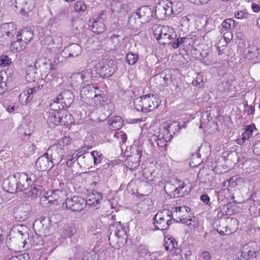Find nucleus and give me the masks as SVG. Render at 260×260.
Here are the masks:
<instances>
[{
  "instance_id": "27",
  "label": "nucleus",
  "mask_w": 260,
  "mask_h": 260,
  "mask_svg": "<svg viewBox=\"0 0 260 260\" xmlns=\"http://www.w3.org/2000/svg\"><path fill=\"white\" fill-rule=\"evenodd\" d=\"M61 110L53 111L50 113L47 119V122L50 127H54L61 123Z\"/></svg>"
},
{
  "instance_id": "56",
  "label": "nucleus",
  "mask_w": 260,
  "mask_h": 260,
  "mask_svg": "<svg viewBox=\"0 0 260 260\" xmlns=\"http://www.w3.org/2000/svg\"><path fill=\"white\" fill-rule=\"evenodd\" d=\"M40 201L42 202H44V204L47 205L56 202L55 199H54L53 194H51V196L48 194V191L45 193L44 196L41 198Z\"/></svg>"
},
{
  "instance_id": "31",
  "label": "nucleus",
  "mask_w": 260,
  "mask_h": 260,
  "mask_svg": "<svg viewBox=\"0 0 260 260\" xmlns=\"http://www.w3.org/2000/svg\"><path fill=\"white\" fill-rule=\"evenodd\" d=\"M78 96L80 98H96L98 94L95 93V90L90 85L84 86L81 89H79Z\"/></svg>"
},
{
  "instance_id": "10",
  "label": "nucleus",
  "mask_w": 260,
  "mask_h": 260,
  "mask_svg": "<svg viewBox=\"0 0 260 260\" xmlns=\"http://www.w3.org/2000/svg\"><path fill=\"white\" fill-rule=\"evenodd\" d=\"M116 68L114 61H103L99 63L96 72L103 78H109L115 72Z\"/></svg>"
},
{
  "instance_id": "52",
  "label": "nucleus",
  "mask_w": 260,
  "mask_h": 260,
  "mask_svg": "<svg viewBox=\"0 0 260 260\" xmlns=\"http://www.w3.org/2000/svg\"><path fill=\"white\" fill-rule=\"evenodd\" d=\"M60 99H54L53 102L50 103L51 109L53 111L63 110V106L60 104Z\"/></svg>"
},
{
  "instance_id": "46",
  "label": "nucleus",
  "mask_w": 260,
  "mask_h": 260,
  "mask_svg": "<svg viewBox=\"0 0 260 260\" xmlns=\"http://www.w3.org/2000/svg\"><path fill=\"white\" fill-rule=\"evenodd\" d=\"M61 123L63 125H69L73 122L72 115L67 111L61 110V115L60 116Z\"/></svg>"
},
{
  "instance_id": "53",
  "label": "nucleus",
  "mask_w": 260,
  "mask_h": 260,
  "mask_svg": "<svg viewBox=\"0 0 260 260\" xmlns=\"http://www.w3.org/2000/svg\"><path fill=\"white\" fill-rule=\"evenodd\" d=\"M244 104V112L248 115H253L255 112V107L253 105H248L247 101L243 103Z\"/></svg>"
},
{
  "instance_id": "55",
  "label": "nucleus",
  "mask_w": 260,
  "mask_h": 260,
  "mask_svg": "<svg viewBox=\"0 0 260 260\" xmlns=\"http://www.w3.org/2000/svg\"><path fill=\"white\" fill-rule=\"evenodd\" d=\"M165 26H161L160 25H154L152 27V29L153 31L154 36L155 39L158 40L159 36L161 34V31L164 28Z\"/></svg>"
},
{
  "instance_id": "11",
  "label": "nucleus",
  "mask_w": 260,
  "mask_h": 260,
  "mask_svg": "<svg viewBox=\"0 0 260 260\" xmlns=\"http://www.w3.org/2000/svg\"><path fill=\"white\" fill-rule=\"evenodd\" d=\"M19 179L17 180L16 175L9 176L4 180L2 187L3 189L10 193H13L17 191H23L25 190H21L19 185Z\"/></svg>"
},
{
  "instance_id": "19",
  "label": "nucleus",
  "mask_w": 260,
  "mask_h": 260,
  "mask_svg": "<svg viewBox=\"0 0 260 260\" xmlns=\"http://www.w3.org/2000/svg\"><path fill=\"white\" fill-rule=\"evenodd\" d=\"M254 133H256V134L258 133L255 124L253 123L246 125L244 128V132L241 135V138L237 139V144L239 145L243 144L246 140L252 138Z\"/></svg>"
},
{
  "instance_id": "39",
  "label": "nucleus",
  "mask_w": 260,
  "mask_h": 260,
  "mask_svg": "<svg viewBox=\"0 0 260 260\" xmlns=\"http://www.w3.org/2000/svg\"><path fill=\"white\" fill-rule=\"evenodd\" d=\"M15 4L16 8L21 7L20 13L23 16H26L28 12L31 10V9L26 6L27 4L26 0H15Z\"/></svg>"
},
{
  "instance_id": "23",
  "label": "nucleus",
  "mask_w": 260,
  "mask_h": 260,
  "mask_svg": "<svg viewBox=\"0 0 260 260\" xmlns=\"http://www.w3.org/2000/svg\"><path fill=\"white\" fill-rule=\"evenodd\" d=\"M97 108H100L107 112L106 115H110L114 110V105L111 101L110 99H102L100 100L99 104L96 105Z\"/></svg>"
},
{
  "instance_id": "45",
  "label": "nucleus",
  "mask_w": 260,
  "mask_h": 260,
  "mask_svg": "<svg viewBox=\"0 0 260 260\" xmlns=\"http://www.w3.org/2000/svg\"><path fill=\"white\" fill-rule=\"evenodd\" d=\"M41 88L40 86L34 87L32 88H27L26 90H24L19 95V98L23 97L24 96H27V98H29L30 95L33 96L38 95L37 94V92H41Z\"/></svg>"
},
{
  "instance_id": "51",
  "label": "nucleus",
  "mask_w": 260,
  "mask_h": 260,
  "mask_svg": "<svg viewBox=\"0 0 260 260\" xmlns=\"http://www.w3.org/2000/svg\"><path fill=\"white\" fill-rule=\"evenodd\" d=\"M237 24V23L235 22L234 20L231 18L226 19L222 23V27L226 30L235 27Z\"/></svg>"
},
{
  "instance_id": "64",
  "label": "nucleus",
  "mask_w": 260,
  "mask_h": 260,
  "mask_svg": "<svg viewBox=\"0 0 260 260\" xmlns=\"http://www.w3.org/2000/svg\"><path fill=\"white\" fill-rule=\"evenodd\" d=\"M9 260H30V257L28 253L25 252L18 256H13Z\"/></svg>"
},
{
  "instance_id": "9",
  "label": "nucleus",
  "mask_w": 260,
  "mask_h": 260,
  "mask_svg": "<svg viewBox=\"0 0 260 260\" xmlns=\"http://www.w3.org/2000/svg\"><path fill=\"white\" fill-rule=\"evenodd\" d=\"M190 209L187 206H180L175 208V210L172 213L174 220L181 222L187 225H191V219L189 215Z\"/></svg>"
},
{
  "instance_id": "20",
  "label": "nucleus",
  "mask_w": 260,
  "mask_h": 260,
  "mask_svg": "<svg viewBox=\"0 0 260 260\" xmlns=\"http://www.w3.org/2000/svg\"><path fill=\"white\" fill-rule=\"evenodd\" d=\"M31 211V207L29 204L20 205L15 212V217L19 221L25 220Z\"/></svg>"
},
{
  "instance_id": "33",
  "label": "nucleus",
  "mask_w": 260,
  "mask_h": 260,
  "mask_svg": "<svg viewBox=\"0 0 260 260\" xmlns=\"http://www.w3.org/2000/svg\"><path fill=\"white\" fill-rule=\"evenodd\" d=\"M247 251L248 258H256L257 255L259 248L257 244L255 242H250L248 244L246 248Z\"/></svg>"
},
{
  "instance_id": "13",
  "label": "nucleus",
  "mask_w": 260,
  "mask_h": 260,
  "mask_svg": "<svg viewBox=\"0 0 260 260\" xmlns=\"http://www.w3.org/2000/svg\"><path fill=\"white\" fill-rule=\"evenodd\" d=\"M19 179V185L21 190H27L33 182L36 181L37 178L36 175L32 173L26 174L24 173L18 174Z\"/></svg>"
},
{
  "instance_id": "48",
  "label": "nucleus",
  "mask_w": 260,
  "mask_h": 260,
  "mask_svg": "<svg viewBox=\"0 0 260 260\" xmlns=\"http://www.w3.org/2000/svg\"><path fill=\"white\" fill-rule=\"evenodd\" d=\"M172 8L173 9V13L178 14L181 13L183 10V3L180 1L171 2Z\"/></svg>"
},
{
  "instance_id": "16",
  "label": "nucleus",
  "mask_w": 260,
  "mask_h": 260,
  "mask_svg": "<svg viewBox=\"0 0 260 260\" xmlns=\"http://www.w3.org/2000/svg\"><path fill=\"white\" fill-rule=\"evenodd\" d=\"M136 12L143 23L149 22L153 16V8L148 6L141 7Z\"/></svg>"
},
{
  "instance_id": "18",
  "label": "nucleus",
  "mask_w": 260,
  "mask_h": 260,
  "mask_svg": "<svg viewBox=\"0 0 260 260\" xmlns=\"http://www.w3.org/2000/svg\"><path fill=\"white\" fill-rule=\"evenodd\" d=\"M81 52V47L77 44L73 43L64 47L61 55L65 58L74 57L79 55Z\"/></svg>"
},
{
  "instance_id": "38",
  "label": "nucleus",
  "mask_w": 260,
  "mask_h": 260,
  "mask_svg": "<svg viewBox=\"0 0 260 260\" xmlns=\"http://www.w3.org/2000/svg\"><path fill=\"white\" fill-rule=\"evenodd\" d=\"M20 38H22V41L27 45L33 38L34 33L32 30L28 28H25L22 30L20 35Z\"/></svg>"
},
{
  "instance_id": "41",
  "label": "nucleus",
  "mask_w": 260,
  "mask_h": 260,
  "mask_svg": "<svg viewBox=\"0 0 260 260\" xmlns=\"http://www.w3.org/2000/svg\"><path fill=\"white\" fill-rule=\"evenodd\" d=\"M87 157L92 159V163L94 165L101 164L104 159V156L102 153L98 151H92Z\"/></svg>"
},
{
  "instance_id": "15",
  "label": "nucleus",
  "mask_w": 260,
  "mask_h": 260,
  "mask_svg": "<svg viewBox=\"0 0 260 260\" xmlns=\"http://www.w3.org/2000/svg\"><path fill=\"white\" fill-rule=\"evenodd\" d=\"M177 35L174 29L168 26H165L157 41L160 44L164 45L170 44L172 43V40L175 39Z\"/></svg>"
},
{
  "instance_id": "42",
  "label": "nucleus",
  "mask_w": 260,
  "mask_h": 260,
  "mask_svg": "<svg viewBox=\"0 0 260 260\" xmlns=\"http://www.w3.org/2000/svg\"><path fill=\"white\" fill-rule=\"evenodd\" d=\"M1 77L3 78L6 84L7 82L11 83L14 78V74L13 70L8 68L5 71L0 72Z\"/></svg>"
},
{
  "instance_id": "29",
  "label": "nucleus",
  "mask_w": 260,
  "mask_h": 260,
  "mask_svg": "<svg viewBox=\"0 0 260 260\" xmlns=\"http://www.w3.org/2000/svg\"><path fill=\"white\" fill-rule=\"evenodd\" d=\"M102 199L103 196L101 193H90L88 194L86 200H85L86 205L88 204L90 206H96L100 203Z\"/></svg>"
},
{
  "instance_id": "8",
  "label": "nucleus",
  "mask_w": 260,
  "mask_h": 260,
  "mask_svg": "<svg viewBox=\"0 0 260 260\" xmlns=\"http://www.w3.org/2000/svg\"><path fill=\"white\" fill-rule=\"evenodd\" d=\"M73 211L79 212L86 206V201L84 198L74 196L72 198H68L62 204V207Z\"/></svg>"
},
{
  "instance_id": "24",
  "label": "nucleus",
  "mask_w": 260,
  "mask_h": 260,
  "mask_svg": "<svg viewBox=\"0 0 260 260\" xmlns=\"http://www.w3.org/2000/svg\"><path fill=\"white\" fill-rule=\"evenodd\" d=\"M16 32V28L13 22L5 23L0 26V35L2 34L6 35L10 39L14 36Z\"/></svg>"
},
{
  "instance_id": "34",
  "label": "nucleus",
  "mask_w": 260,
  "mask_h": 260,
  "mask_svg": "<svg viewBox=\"0 0 260 260\" xmlns=\"http://www.w3.org/2000/svg\"><path fill=\"white\" fill-rule=\"evenodd\" d=\"M249 204V211L250 214L254 217L260 215V201L250 200Z\"/></svg>"
},
{
  "instance_id": "6",
  "label": "nucleus",
  "mask_w": 260,
  "mask_h": 260,
  "mask_svg": "<svg viewBox=\"0 0 260 260\" xmlns=\"http://www.w3.org/2000/svg\"><path fill=\"white\" fill-rule=\"evenodd\" d=\"M28 236L29 234L27 232L23 233L19 231L16 236L10 238V249L15 252L21 251L26 244L30 243Z\"/></svg>"
},
{
  "instance_id": "37",
  "label": "nucleus",
  "mask_w": 260,
  "mask_h": 260,
  "mask_svg": "<svg viewBox=\"0 0 260 260\" xmlns=\"http://www.w3.org/2000/svg\"><path fill=\"white\" fill-rule=\"evenodd\" d=\"M48 194L51 196L53 194L54 199H55L56 202H60L64 200L67 196V192L63 190H48Z\"/></svg>"
},
{
  "instance_id": "26",
  "label": "nucleus",
  "mask_w": 260,
  "mask_h": 260,
  "mask_svg": "<svg viewBox=\"0 0 260 260\" xmlns=\"http://www.w3.org/2000/svg\"><path fill=\"white\" fill-rule=\"evenodd\" d=\"M25 78L28 82H34L40 78V74L38 71L36 70L34 66L30 64L27 66L26 69Z\"/></svg>"
},
{
  "instance_id": "54",
  "label": "nucleus",
  "mask_w": 260,
  "mask_h": 260,
  "mask_svg": "<svg viewBox=\"0 0 260 260\" xmlns=\"http://www.w3.org/2000/svg\"><path fill=\"white\" fill-rule=\"evenodd\" d=\"M89 148L88 147L85 146L82 147L80 149H78L75 153L73 154V158H78L79 157L81 156L82 155L86 153H88Z\"/></svg>"
},
{
  "instance_id": "2",
  "label": "nucleus",
  "mask_w": 260,
  "mask_h": 260,
  "mask_svg": "<svg viewBox=\"0 0 260 260\" xmlns=\"http://www.w3.org/2000/svg\"><path fill=\"white\" fill-rule=\"evenodd\" d=\"M71 85H59L54 91L56 98H75L78 97L79 92L73 87L80 89L84 84L80 73L73 74L71 77Z\"/></svg>"
},
{
  "instance_id": "60",
  "label": "nucleus",
  "mask_w": 260,
  "mask_h": 260,
  "mask_svg": "<svg viewBox=\"0 0 260 260\" xmlns=\"http://www.w3.org/2000/svg\"><path fill=\"white\" fill-rule=\"evenodd\" d=\"M192 84L199 87H202L204 85V78L202 75L198 74L197 77L192 82Z\"/></svg>"
},
{
  "instance_id": "63",
  "label": "nucleus",
  "mask_w": 260,
  "mask_h": 260,
  "mask_svg": "<svg viewBox=\"0 0 260 260\" xmlns=\"http://www.w3.org/2000/svg\"><path fill=\"white\" fill-rule=\"evenodd\" d=\"M1 65L3 66H8L12 63L11 59L7 55L3 54L0 57Z\"/></svg>"
},
{
  "instance_id": "47",
  "label": "nucleus",
  "mask_w": 260,
  "mask_h": 260,
  "mask_svg": "<svg viewBox=\"0 0 260 260\" xmlns=\"http://www.w3.org/2000/svg\"><path fill=\"white\" fill-rule=\"evenodd\" d=\"M252 151L254 154L260 156V132L254 136Z\"/></svg>"
},
{
  "instance_id": "12",
  "label": "nucleus",
  "mask_w": 260,
  "mask_h": 260,
  "mask_svg": "<svg viewBox=\"0 0 260 260\" xmlns=\"http://www.w3.org/2000/svg\"><path fill=\"white\" fill-rule=\"evenodd\" d=\"M55 165L54 160L49 158L48 152L40 156L36 162V167L40 171L49 170Z\"/></svg>"
},
{
  "instance_id": "49",
  "label": "nucleus",
  "mask_w": 260,
  "mask_h": 260,
  "mask_svg": "<svg viewBox=\"0 0 260 260\" xmlns=\"http://www.w3.org/2000/svg\"><path fill=\"white\" fill-rule=\"evenodd\" d=\"M138 60V56L136 54L132 52H128L125 56V60L129 65H133L137 62Z\"/></svg>"
},
{
  "instance_id": "30",
  "label": "nucleus",
  "mask_w": 260,
  "mask_h": 260,
  "mask_svg": "<svg viewBox=\"0 0 260 260\" xmlns=\"http://www.w3.org/2000/svg\"><path fill=\"white\" fill-rule=\"evenodd\" d=\"M123 120L119 116L112 117L108 120L109 128L112 131L120 129L123 126Z\"/></svg>"
},
{
  "instance_id": "17",
  "label": "nucleus",
  "mask_w": 260,
  "mask_h": 260,
  "mask_svg": "<svg viewBox=\"0 0 260 260\" xmlns=\"http://www.w3.org/2000/svg\"><path fill=\"white\" fill-rule=\"evenodd\" d=\"M80 73L84 84L86 83V86L95 84L98 81L99 76L96 71L89 69L83 70Z\"/></svg>"
},
{
  "instance_id": "1",
  "label": "nucleus",
  "mask_w": 260,
  "mask_h": 260,
  "mask_svg": "<svg viewBox=\"0 0 260 260\" xmlns=\"http://www.w3.org/2000/svg\"><path fill=\"white\" fill-rule=\"evenodd\" d=\"M178 125L170 120L164 122L159 126V131L149 137V143L155 146L165 147L173 136L178 131Z\"/></svg>"
},
{
  "instance_id": "62",
  "label": "nucleus",
  "mask_w": 260,
  "mask_h": 260,
  "mask_svg": "<svg viewBox=\"0 0 260 260\" xmlns=\"http://www.w3.org/2000/svg\"><path fill=\"white\" fill-rule=\"evenodd\" d=\"M249 16L250 14L247 12L246 10H243L235 13V17L237 19H247Z\"/></svg>"
},
{
  "instance_id": "7",
  "label": "nucleus",
  "mask_w": 260,
  "mask_h": 260,
  "mask_svg": "<svg viewBox=\"0 0 260 260\" xmlns=\"http://www.w3.org/2000/svg\"><path fill=\"white\" fill-rule=\"evenodd\" d=\"M166 187L167 188L170 193H172L174 197L178 198L187 194L190 190V186H187L184 182L177 179L174 184H169Z\"/></svg>"
},
{
  "instance_id": "35",
  "label": "nucleus",
  "mask_w": 260,
  "mask_h": 260,
  "mask_svg": "<svg viewBox=\"0 0 260 260\" xmlns=\"http://www.w3.org/2000/svg\"><path fill=\"white\" fill-rule=\"evenodd\" d=\"M105 11H103L101 12L100 15L99 16V18H96V20L94 21L93 23V28L95 27L97 29L96 31L102 32L105 29V26L103 21L105 18V15L104 14Z\"/></svg>"
},
{
  "instance_id": "3",
  "label": "nucleus",
  "mask_w": 260,
  "mask_h": 260,
  "mask_svg": "<svg viewBox=\"0 0 260 260\" xmlns=\"http://www.w3.org/2000/svg\"><path fill=\"white\" fill-rule=\"evenodd\" d=\"M214 229L220 235H230L236 232L239 227L238 220L233 217H225L214 222Z\"/></svg>"
},
{
  "instance_id": "57",
  "label": "nucleus",
  "mask_w": 260,
  "mask_h": 260,
  "mask_svg": "<svg viewBox=\"0 0 260 260\" xmlns=\"http://www.w3.org/2000/svg\"><path fill=\"white\" fill-rule=\"evenodd\" d=\"M226 208L227 210L225 211L226 215H232L237 212V207L235 204L228 203L224 205L223 209Z\"/></svg>"
},
{
  "instance_id": "32",
  "label": "nucleus",
  "mask_w": 260,
  "mask_h": 260,
  "mask_svg": "<svg viewBox=\"0 0 260 260\" xmlns=\"http://www.w3.org/2000/svg\"><path fill=\"white\" fill-rule=\"evenodd\" d=\"M259 49L256 47H251L248 48L244 50L246 58L253 61L254 64L257 62Z\"/></svg>"
},
{
  "instance_id": "5",
  "label": "nucleus",
  "mask_w": 260,
  "mask_h": 260,
  "mask_svg": "<svg viewBox=\"0 0 260 260\" xmlns=\"http://www.w3.org/2000/svg\"><path fill=\"white\" fill-rule=\"evenodd\" d=\"M172 212L168 209L157 213L154 217V225L158 230H167L172 224Z\"/></svg>"
},
{
  "instance_id": "59",
  "label": "nucleus",
  "mask_w": 260,
  "mask_h": 260,
  "mask_svg": "<svg viewBox=\"0 0 260 260\" xmlns=\"http://www.w3.org/2000/svg\"><path fill=\"white\" fill-rule=\"evenodd\" d=\"M75 10L79 13L85 12L87 9L86 6L83 1H78L75 5Z\"/></svg>"
},
{
  "instance_id": "58",
  "label": "nucleus",
  "mask_w": 260,
  "mask_h": 260,
  "mask_svg": "<svg viewBox=\"0 0 260 260\" xmlns=\"http://www.w3.org/2000/svg\"><path fill=\"white\" fill-rule=\"evenodd\" d=\"M186 39L185 38L178 37L172 40V46L174 49L179 47L182 44H184V41Z\"/></svg>"
},
{
  "instance_id": "36",
  "label": "nucleus",
  "mask_w": 260,
  "mask_h": 260,
  "mask_svg": "<svg viewBox=\"0 0 260 260\" xmlns=\"http://www.w3.org/2000/svg\"><path fill=\"white\" fill-rule=\"evenodd\" d=\"M142 23L136 12L132 13L128 20V24L133 29H137L141 26Z\"/></svg>"
},
{
  "instance_id": "14",
  "label": "nucleus",
  "mask_w": 260,
  "mask_h": 260,
  "mask_svg": "<svg viewBox=\"0 0 260 260\" xmlns=\"http://www.w3.org/2000/svg\"><path fill=\"white\" fill-rule=\"evenodd\" d=\"M154 78L160 81L161 85L166 86L171 85L175 80V77L173 75L172 71L168 69L156 75Z\"/></svg>"
},
{
  "instance_id": "22",
  "label": "nucleus",
  "mask_w": 260,
  "mask_h": 260,
  "mask_svg": "<svg viewBox=\"0 0 260 260\" xmlns=\"http://www.w3.org/2000/svg\"><path fill=\"white\" fill-rule=\"evenodd\" d=\"M144 100L142 112L152 111L158 108L161 103L160 99H141Z\"/></svg>"
},
{
  "instance_id": "50",
  "label": "nucleus",
  "mask_w": 260,
  "mask_h": 260,
  "mask_svg": "<svg viewBox=\"0 0 260 260\" xmlns=\"http://www.w3.org/2000/svg\"><path fill=\"white\" fill-rule=\"evenodd\" d=\"M162 6L166 10L165 13L166 16H170L172 14H173V9L171 4V1L170 0H166L162 2Z\"/></svg>"
},
{
  "instance_id": "28",
  "label": "nucleus",
  "mask_w": 260,
  "mask_h": 260,
  "mask_svg": "<svg viewBox=\"0 0 260 260\" xmlns=\"http://www.w3.org/2000/svg\"><path fill=\"white\" fill-rule=\"evenodd\" d=\"M243 182V179L239 175H235L226 181L224 182L222 184V186L229 190V188H235L238 184Z\"/></svg>"
},
{
  "instance_id": "61",
  "label": "nucleus",
  "mask_w": 260,
  "mask_h": 260,
  "mask_svg": "<svg viewBox=\"0 0 260 260\" xmlns=\"http://www.w3.org/2000/svg\"><path fill=\"white\" fill-rule=\"evenodd\" d=\"M166 10L162 6L161 7H158L157 9H156L155 12L158 18L161 19H165L168 17V16H166Z\"/></svg>"
},
{
  "instance_id": "21",
  "label": "nucleus",
  "mask_w": 260,
  "mask_h": 260,
  "mask_svg": "<svg viewBox=\"0 0 260 260\" xmlns=\"http://www.w3.org/2000/svg\"><path fill=\"white\" fill-rule=\"evenodd\" d=\"M46 152L50 153V158L54 160V162L57 165L60 162L64 155V150L57 148L56 146H51Z\"/></svg>"
},
{
  "instance_id": "25",
  "label": "nucleus",
  "mask_w": 260,
  "mask_h": 260,
  "mask_svg": "<svg viewBox=\"0 0 260 260\" xmlns=\"http://www.w3.org/2000/svg\"><path fill=\"white\" fill-rule=\"evenodd\" d=\"M159 169V166L157 163L151 165L144 170L143 175L147 180L152 181L154 180L152 177H155L158 174Z\"/></svg>"
},
{
  "instance_id": "43",
  "label": "nucleus",
  "mask_w": 260,
  "mask_h": 260,
  "mask_svg": "<svg viewBox=\"0 0 260 260\" xmlns=\"http://www.w3.org/2000/svg\"><path fill=\"white\" fill-rule=\"evenodd\" d=\"M17 40L14 41L11 45V49L12 51H21L24 50L26 45L22 41V38H20L19 35L17 36Z\"/></svg>"
},
{
  "instance_id": "40",
  "label": "nucleus",
  "mask_w": 260,
  "mask_h": 260,
  "mask_svg": "<svg viewBox=\"0 0 260 260\" xmlns=\"http://www.w3.org/2000/svg\"><path fill=\"white\" fill-rule=\"evenodd\" d=\"M72 142V139L70 137L64 136L58 140L52 146H56L57 148L64 150L65 147L70 145Z\"/></svg>"
},
{
  "instance_id": "4",
  "label": "nucleus",
  "mask_w": 260,
  "mask_h": 260,
  "mask_svg": "<svg viewBox=\"0 0 260 260\" xmlns=\"http://www.w3.org/2000/svg\"><path fill=\"white\" fill-rule=\"evenodd\" d=\"M32 64L36 68V70L38 71L40 74L42 79L51 80L50 77H52V75L50 74V71L55 70V66L49 59L41 57L36 59Z\"/></svg>"
},
{
  "instance_id": "44",
  "label": "nucleus",
  "mask_w": 260,
  "mask_h": 260,
  "mask_svg": "<svg viewBox=\"0 0 260 260\" xmlns=\"http://www.w3.org/2000/svg\"><path fill=\"white\" fill-rule=\"evenodd\" d=\"M164 246L167 251H173L177 248L178 244L175 239L168 238H165Z\"/></svg>"
}]
</instances>
